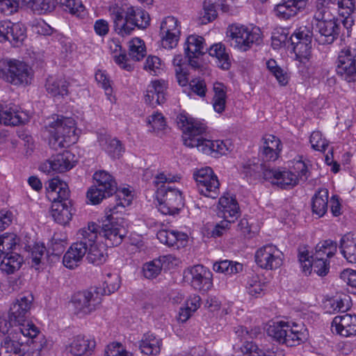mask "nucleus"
<instances>
[{
    "label": "nucleus",
    "mask_w": 356,
    "mask_h": 356,
    "mask_svg": "<svg viewBox=\"0 0 356 356\" xmlns=\"http://www.w3.org/2000/svg\"><path fill=\"white\" fill-rule=\"evenodd\" d=\"M316 10L312 20L314 39L322 45L330 44L340 33L339 19L333 12L340 15H350L355 8L353 0H316Z\"/></svg>",
    "instance_id": "nucleus-1"
},
{
    "label": "nucleus",
    "mask_w": 356,
    "mask_h": 356,
    "mask_svg": "<svg viewBox=\"0 0 356 356\" xmlns=\"http://www.w3.org/2000/svg\"><path fill=\"white\" fill-rule=\"evenodd\" d=\"M114 31L122 37L130 35L135 29H146L150 17L147 12L132 6L111 5L108 8Z\"/></svg>",
    "instance_id": "nucleus-2"
},
{
    "label": "nucleus",
    "mask_w": 356,
    "mask_h": 356,
    "mask_svg": "<svg viewBox=\"0 0 356 356\" xmlns=\"http://www.w3.org/2000/svg\"><path fill=\"white\" fill-rule=\"evenodd\" d=\"M47 197L52 202L51 216L58 224L66 225L72 218L71 201L68 185L57 178H53L47 186Z\"/></svg>",
    "instance_id": "nucleus-3"
},
{
    "label": "nucleus",
    "mask_w": 356,
    "mask_h": 356,
    "mask_svg": "<svg viewBox=\"0 0 356 356\" xmlns=\"http://www.w3.org/2000/svg\"><path fill=\"white\" fill-rule=\"evenodd\" d=\"M173 181L174 177H167L164 173L158 174L154 181V184L158 188L156 207L164 215L177 214L184 205L181 191L169 185Z\"/></svg>",
    "instance_id": "nucleus-4"
},
{
    "label": "nucleus",
    "mask_w": 356,
    "mask_h": 356,
    "mask_svg": "<svg viewBox=\"0 0 356 356\" xmlns=\"http://www.w3.org/2000/svg\"><path fill=\"white\" fill-rule=\"evenodd\" d=\"M98 226L95 222H90L87 227L79 230L76 234L77 241L73 243L63 257V262L65 266L73 269L81 262L87 252V243L97 240Z\"/></svg>",
    "instance_id": "nucleus-5"
},
{
    "label": "nucleus",
    "mask_w": 356,
    "mask_h": 356,
    "mask_svg": "<svg viewBox=\"0 0 356 356\" xmlns=\"http://www.w3.org/2000/svg\"><path fill=\"white\" fill-rule=\"evenodd\" d=\"M53 120L49 123V147L58 150L74 143L77 140L74 120L63 115H57L56 119Z\"/></svg>",
    "instance_id": "nucleus-6"
},
{
    "label": "nucleus",
    "mask_w": 356,
    "mask_h": 356,
    "mask_svg": "<svg viewBox=\"0 0 356 356\" xmlns=\"http://www.w3.org/2000/svg\"><path fill=\"white\" fill-rule=\"evenodd\" d=\"M268 334L279 343L295 346L307 339L308 332L305 326L296 323L280 321L269 325Z\"/></svg>",
    "instance_id": "nucleus-7"
},
{
    "label": "nucleus",
    "mask_w": 356,
    "mask_h": 356,
    "mask_svg": "<svg viewBox=\"0 0 356 356\" xmlns=\"http://www.w3.org/2000/svg\"><path fill=\"white\" fill-rule=\"evenodd\" d=\"M0 78L15 86H26L31 83L33 71L26 63L17 59L0 60Z\"/></svg>",
    "instance_id": "nucleus-8"
},
{
    "label": "nucleus",
    "mask_w": 356,
    "mask_h": 356,
    "mask_svg": "<svg viewBox=\"0 0 356 356\" xmlns=\"http://www.w3.org/2000/svg\"><path fill=\"white\" fill-rule=\"evenodd\" d=\"M293 170H281L272 168L271 172L266 174L268 181L283 189H287L298 185L300 181H306L309 176L307 165L302 161H297L293 167Z\"/></svg>",
    "instance_id": "nucleus-9"
},
{
    "label": "nucleus",
    "mask_w": 356,
    "mask_h": 356,
    "mask_svg": "<svg viewBox=\"0 0 356 356\" xmlns=\"http://www.w3.org/2000/svg\"><path fill=\"white\" fill-rule=\"evenodd\" d=\"M123 223L122 218L106 211V216L102 220V225H97L98 233L102 234L106 239V245L117 246L121 244L126 235Z\"/></svg>",
    "instance_id": "nucleus-10"
},
{
    "label": "nucleus",
    "mask_w": 356,
    "mask_h": 356,
    "mask_svg": "<svg viewBox=\"0 0 356 356\" xmlns=\"http://www.w3.org/2000/svg\"><path fill=\"white\" fill-rule=\"evenodd\" d=\"M123 223L122 218L106 211V216L102 220V225H97L98 233L102 234L106 239V245L117 246L121 244L126 235Z\"/></svg>",
    "instance_id": "nucleus-11"
},
{
    "label": "nucleus",
    "mask_w": 356,
    "mask_h": 356,
    "mask_svg": "<svg viewBox=\"0 0 356 356\" xmlns=\"http://www.w3.org/2000/svg\"><path fill=\"white\" fill-rule=\"evenodd\" d=\"M106 291L101 287H91L88 290L79 291L74 294L72 302L78 312L90 314L101 305L102 296Z\"/></svg>",
    "instance_id": "nucleus-12"
},
{
    "label": "nucleus",
    "mask_w": 356,
    "mask_h": 356,
    "mask_svg": "<svg viewBox=\"0 0 356 356\" xmlns=\"http://www.w3.org/2000/svg\"><path fill=\"white\" fill-rule=\"evenodd\" d=\"M33 300V298L30 294L27 296H20L11 305L8 312V318L17 325L15 331H20L21 327L25 330V332H28V330L35 326L28 321Z\"/></svg>",
    "instance_id": "nucleus-13"
},
{
    "label": "nucleus",
    "mask_w": 356,
    "mask_h": 356,
    "mask_svg": "<svg viewBox=\"0 0 356 356\" xmlns=\"http://www.w3.org/2000/svg\"><path fill=\"white\" fill-rule=\"evenodd\" d=\"M177 122L183 131L184 144L188 147H194L197 139L202 138V134L207 131V127L203 122L191 118L186 114H179Z\"/></svg>",
    "instance_id": "nucleus-14"
},
{
    "label": "nucleus",
    "mask_w": 356,
    "mask_h": 356,
    "mask_svg": "<svg viewBox=\"0 0 356 356\" xmlns=\"http://www.w3.org/2000/svg\"><path fill=\"white\" fill-rule=\"evenodd\" d=\"M228 33L232 38V45L243 51L250 49L253 44H259L261 41L259 29L250 30L243 25L233 24L229 27Z\"/></svg>",
    "instance_id": "nucleus-15"
},
{
    "label": "nucleus",
    "mask_w": 356,
    "mask_h": 356,
    "mask_svg": "<svg viewBox=\"0 0 356 356\" xmlns=\"http://www.w3.org/2000/svg\"><path fill=\"white\" fill-rule=\"evenodd\" d=\"M197 190L201 195L212 199L216 198L219 193L220 182L217 176L210 167H206L193 174Z\"/></svg>",
    "instance_id": "nucleus-16"
},
{
    "label": "nucleus",
    "mask_w": 356,
    "mask_h": 356,
    "mask_svg": "<svg viewBox=\"0 0 356 356\" xmlns=\"http://www.w3.org/2000/svg\"><path fill=\"white\" fill-rule=\"evenodd\" d=\"M282 253L274 245L268 244L258 249L254 258L257 264L266 270H274L282 264Z\"/></svg>",
    "instance_id": "nucleus-17"
},
{
    "label": "nucleus",
    "mask_w": 356,
    "mask_h": 356,
    "mask_svg": "<svg viewBox=\"0 0 356 356\" xmlns=\"http://www.w3.org/2000/svg\"><path fill=\"white\" fill-rule=\"evenodd\" d=\"M160 35L161 45L163 48L172 49L176 47L181 35L178 20L172 16L165 17L161 24Z\"/></svg>",
    "instance_id": "nucleus-18"
},
{
    "label": "nucleus",
    "mask_w": 356,
    "mask_h": 356,
    "mask_svg": "<svg viewBox=\"0 0 356 356\" xmlns=\"http://www.w3.org/2000/svg\"><path fill=\"white\" fill-rule=\"evenodd\" d=\"M74 155L69 152L65 151L51 156L40 165V170L47 174L54 172H63L70 170L74 166Z\"/></svg>",
    "instance_id": "nucleus-19"
},
{
    "label": "nucleus",
    "mask_w": 356,
    "mask_h": 356,
    "mask_svg": "<svg viewBox=\"0 0 356 356\" xmlns=\"http://www.w3.org/2000/svg\"><path fill=\"white\" fill-rule=\"evenodd\" d=\"M26 29L21 23H13L9 20L0 21V41H9L18 46L26 37Z\"/></svg>",
    "instance_id": "nucleus-20"
},
{
    "label": "nucleus",
    "mask_w": 356,
    "mask_h": 356,
    "mask_svg": "<svg viewBox=\"0 0 356 356\" xmlns=\"http://www.w3.org/2000/svg\"><path fill=\"white\" fill-rule=\"evenodd\" d=\"M298 257L305 273H310L313 270L318 275L325 276L329 272L330 262L327 259L309 255L307 250L299 251Z\"/></svg>",
    "instance_id": "nucleus-21"
},
{
    "label": "nucleus",
    "mask_w": 356,
    "mask_h": 356,
    "mask_svg": "<svg viewBox=\"0 0 356 356\" xmlns=\"http://www.w3.org/2000/svg\"><path fill=\"white\" fill-rule=\"evenodd\" d=\"M191 284L195 290L208 291L213 286L212 273L202 265H195L189 268Z\"/></svg>",
    "instance_id": "nucleus-22"
},
{
    "label": "nucleus",
    "mask_w": 356,
    "mask_h": 356,
    "mask_svg": "<svg viewBox=\"0 0 356 356\" xmlns=\"http://www.w3.org/2000/svg\"><path fill=\"white\" fill-rule=\"evenodd\" d=\"M336 333L345 337L356 335V315L343 314L336 316L332 323Z\"/></svg>",
    "instance_id": "nucleus-23"
},
{
    "label": "nucleus",
    "mask_w": 356,
    "mask_h": 356,
    "mask_svg": "<svg viewBox=\"0 0 356 356\" xmlns=\"http://www.w3.org/2000/svg\"><path fill=\"white\" fill-rule=\"evenodd\" d=\"M261 146V157L265 161H275L280 154L282 149L281 140L277 136L272 134H266L263 138Z\"/></svg>",
    "instance_id": "nucleus-24"
},
{
    "label": "nucleus",
    "mask_w": 356,
    "mask_h": 356,
    "mask_svg": "<svg viewBox=\"0 0 356 356\" xmlns=\"http://www.w3.org/2000/svg\"><path fill=\"white\" fill-rule=\"evenodd\" d=\"M306 4L305 0H283L275 6L274 11L278 17L288 19L304 9Z\"/></svg>",
    "instance_id": "nucleus-25"
},
{
    "label": "nucleus",
    "mask_w": 356,
    "mask_h": 356,
    "mask_svg": "<svg viewBox=\"0 0 356 356\" xmlns=\"http://www.w3.org/2000/svg\"><path fill=\"white\" fill-rule=\"evenodd\" d=\"M96 346L95 341L83 335L74 337L69 344L70 352L76 356L90 355Z\"/></svg>",
    "instance_id": "nucleus-26"
},
{
    "label": "nucleus",
    "mask_w": 356,
    "mask_h": 356,
    "mask_svg": "<svg viewBox=\"0 0 356 356\" xmlns=\"http://www.w3.org/2000/svg\"><path fill=\"white\" fill-rule=\"evenodd\" d=\"M70 83L65 77L49 76L45 83L48 94L54 97H64L69 93Z\"/></svg>",
    "instance_id": "nucleus-27"
},
{
    "label": "nucleus",
    "mask_w": 356,
    "mask_h": 356,
    "mask_svg": "<svg viewBox=\"0 0 356 356\" xmlns=\"http://www.w3.org/2000/svg\"><path fill=\"white\" fill-rule=\"evenodd\" d=\"M157 238L169 247L179 248L187 243V234L174 230H161L157 234Z\"/></svg>",
    "instance_id": "nucleus-28"
},
{
    "label": "nucleus",
    "mask_w": 356,
    "mask_h": 356,
    "mask_svg": "<svg viewBox=\"0 0 356 356\" xmlns=\"http://www.w3.org/2000/svg\"><path fill=\"white\" fill-rule=\"evenodd\" d=\"M271 168L260 163L259 161L257 162L249 161L243 166V173L246 177H250L252 180L268 181L270 178H268L267 177L268 176L266 174L268 172H271Z\"/></svg>",
    "instance_id": "nucleus-29"
},
{
    "label": "nucleus",
    "mask_w": 356,
    "mask_h": 356,
    "mask_svg": "<svg viewBox=\"0 0 356 356\" xmlns=\"http://www.w3.org/2000/svg\"><path fill=\"white\" fill-rule=\"evenodd\" d=\"M219 209L225 220L236 218L239 213V207L235 197L226 194L219 199Z\"/></svg>",
    "instance_id": "nucleus-30"
},
{
    "label": "nucleus",
    "mask_w": 356,
    "mask_h": 356,
    "mask_svg": "<svg viewBox=\"0 0 356 356\" xmlns=\"http://www.w3.org/2000/svg\"><path fill=\"white\" fill-rule=\"evenodd\" d=\"M98 142L102 149L113 159L119 158L124 152L121 142L115 138H113L106 134H99Z\"/></svg>",
    "instance_id": "nucleus-31"
},
{
    "label": "nucleus",
    "mask_w": 356,
    "mask_h": 356,
    "mask_svg": "<svg viewBox=\"0 0 356 356\" xmlns=\"http://www.w3.org/2000/svg\"><path fill=\"white\" fill-rule=\"evenodd\" d=\"M209 55L216 57L217 59V65L224 70H227L231 67V58L229 52L221 42L216 43L211 45L209 49H206Z\"/></svg>",
    "instance_id": "nucleus-32"
},
{
    "label": "nucleus",
    "mask_w": 356,
    "mask_h": 356,
    "mask_svg": "<svg viewBox=\"0 0 356 356\" xmlns=\"http://www.w3.org/2000/svg\"><path fill=\"white\" fill-rule=\"evenodd\" d=\"M95 186L103 190L107 194H114L117 191V183L113 176L105 170L97 171L93 175Z\"/></svg>",
    "instance_id": "nucleus-33"
},
{
    "label": "nucleus",
    "mask_w": 356,
    "mask_h": 356,
    "mask_svg": "<svg viewBox=\"0 0 356 356\" xmlns=\"http://www.w3.org/2000/svg\"><path fill=\"white\" fill-rule=\"evenodd\" d=\"M328 207V190L319 188L312 199V209L313 214L318 218L323 217Z\"/></svg>",
    "instance_id": "nucleus-34"
},
{
    "label": "nucleus",
    "mask_w": 356,
    "mask_h": 356,
    "mask_svg": "<svg viewBox=\"0 0 356 356\" xmlns=\"http://www.w3.org/2000/svg\"><path fill=\"white\" fill-rule=\"evenodd\" d=\"M161 340L153 334H145L139 342V348L142 353L147 355H156L161 351Z\"/></svg>",
    "instance_id": "nucleus-35"
},
{
    "label": "nucleus",
    "mask_w": 356,
    "mask_h": 356,
    "mask_svg": "<svg viewBox=\"0 0 356 356\" xmlns=\"http://www.w3.org/2000/svg\"><path fill=\"white\" fill-rule=\"evenodd\" d=\"M23 262L22 257L16 252L6 253L0 259V269L7 275L19 270Z\"/></svg>",
    "instance_id": "nucleus-36"
},
{
    "label": "nucleus",
    "mask_w": 356,
    "mask_h": 356,
    "mask_svg": "<svg viewBox=\"0 0 356 356\" xmlns=\"http://www.w3.org/2000/svg\"><path fill=\"white\" fill-rule=\"evenodd\" d=\"M172 259V255H165L145 264L143 267L144 276L147 279L156 277L161 273L164 264Z\"/></svg>",
    "instance_id": "nucleus-37"
},
{
    "label": "nucleus",
    "mask_w": 356,
    "mask_h": 356,
    "mask_svg": "<svg viewBox=\"0 0 356 356\" xmlns=\"http://www.w3.org/2000/svg\"><path fill=\"white\" fill-rule=\"evenodd\" d=\"M87 260L94 265H101L106 260V249L104 246L99 245L96 240L90 243H87Z\"/></svg>",
    "instance_id": "nucleus-38"
},
{
    "label": "nucleus",
    "mask_w": 356,
    "mask_h": 356,
    "mask_svg": "<svg viewBox=\"0 0 356 356\" xmlns=\"http://www.w3.org/2000/svg\"><path fill=\"white\" fill-rule=\"evenodd\" d=\"M213 90L214 93L212 99L213 109L218 113H222L225 109L227 103L226 86L221 83L216 82L213 84Z\"/></svg>",
    "instance_id": "nucleus-39"
},
{
    "label": "nucleus",
    "mask_w": 356,
    "mask_h": 356,
    "mask_svg": "<svg viewBox=\"0 0 356 356\" xmlns=\"http://www.w3.org/2000/svg\"><path fill=\"white\" fill-rule=\"evenodd\" d=\"M339 248L348 261L356 264V238L351 235L343 236L341 238Z\"/></svg>",
    "instance_id": "nucleus-40"
},
{
    "label": "nucleus",
    "mask_w": 356,
    "mask_h": 356,
    "mask_svg": "<svg viewBox=\"0 0 356 356\" xmlns=\"http://www.w3.org/2000/svg\"><path fill=\"white\" fill-rule=\"evenodd\" d=\"M204 39L197 35H189L185 42L184 52L186 55H203L205 54Z\"/></svg>",
    "instance_id": "nucleus-41"
},
{
    "label": "nucleus",
    "mask_w": 356,
    "mask_h": 356,
    "mask_svg": "<svg viewBox=\"0 0 356 356\" xmlns=\"http://www.w3.org/2000/svg\"><path fill=\"white\" fill-rule=\"evenodd\" d=\"M22 122L21 113L12 107L3 108L0 106V124L10 126H17Z\"/></svg>",
    "instance_id": "nucleus-42"
},
{
    "label": "nucleus",
    "mask_w": 356,
    "mask_h": 356,
    "mask_svg": "<svg viewBox=\"0 0 356 356\" xmlns=\"http://www.w3.org/2000/svg\"><path fill=\"white\" fill-rule=\"evenodd\" d=\"M265 286V283L261 282L257 275L252 274L246 278L245 289L252 297H261L264 294Z\"/></svg>",
    "instance_id": "nucleus-43"
},
{
    "label": "nucleus",
    "mask_w": 356,
    "mask_h": 356,
    "mask_svg": "<svg viewBox=\"0 0 356 356\" xmlns=\"http://www.w3.org/2000/svg\"><path fill=\"white\" fill-rule=\"evenodd\" d=\"M213 270L217 273H224L225 275H233L241 272L243 265L236 261L223 260L214 263Z\"/></svg>",
    "instance_id": "nucleus-44"
},
{
    "label": "nucleus",
    "mask_w": 356,
    "mask_h": 356,
    "mask_svg": "<svg viewBox=\"0 0 356 356\" xmlns=\"http://www.w3.org/2000/svg\"><path fill=\"white\" fill-rule=\"evenodd\" d=\"M337 250V244L332 240H325L316 246L315 253L312 256L327 259L333 257Z\"/></svg>",
    "instance_id": "nucleus-45"
},
{
    "label": "nucleus",
    "mask_w": 356,
    "mask_h": 356,
    "mask_svg": "<svg viewBox=\"0 0 356 356\" xmlns=\"http://www.w3.org/2000/svg\"><path fill=\"white\" fill-rule=\"evenodd\" d=\"M296 58L301 63L308 62L312 56V42L300 41L292 42Z\"/></svg>",
    "instance_id": "nucleus-46"
},
{
    "label": "nucleus",
    "mask_w": 356,
    "mask_h": 356,
    "mask_svg": "<svg viewBox=\"0 0 356 356\" xmlns=\"http://www.w3.org/2000/svg\"><path fill=\"white\" fill-rule=\"evenodd\" d=\"M146 54V49L144 42L138 38H133L129 42V56L134 61H139Z\"/></svg>",
    "instance_id": "nucleus-47"
},
{
    "label": "nucleus",
    "mask_w": 356,
    "mask_h": 356,
    "mask_svg": "<svg viewBox=\"0 0 356 356\" xmlns=\"http://www.w3.org/2000/svg\"><path fill=\"white\" fill-rule=\"evenodd\" d=\"M336 71L347 82H356V61H351L349 64L337 65Z\"/></svg>",
    "instance_id": "nucleus-48"
},
{
    "label": "nucleus",
    "mask_w": 356,
    "mask_h": 356,
    "mask_svg": "<svg viewBox=\"0 0 356 356\" xmlns=\"http://www.w3.org/2000/svg\"><path fill=\"white\" fill-rule=\"evenodd\" d=\"M218 8H220V0H205L202 22L207 24L214 20L217 17V10Z\"/></svg>",
    "instance_id": "nucleus-49"
},
{
    "label": "nucleus",
    "mask_w": 356,
    "mask_h": 356,
    "mask_svg": "<svg viewBox=\"0 0 356 356\" xmlns=\"http://www.w3.org/2000/svg\"><path fill=\"white\" fill-rule=\"evenodd\" d=\"M29 4L31 9L39 15L51 12L54 9V0H22Z\"/></svg>",
    "instance_id": "nucleus-50"
},
{
    "label": "nucleus",
    "mask_w": 356,
    "mask_h": 356,
    "mask_svg": "<svg viewBox=\"0 0 356 356\" xmlns=\"http://www.w3.org/2000/svg\"><path fill=\"white\" fill-rule=\"evenodd\" d=\"M17 236L13 233H6L0 236V259L6 253L13 252L17 245Z\"/></svg>",
    "instance_id": "nucleus-51"
},
{
    "label": "nucleus",
    "mask_w": 356,
    "mask_h": 356,
    "mask_svg": "<svg viewBox=\"0 0 356 356\" xmlns=\"http://www.w3.org/2000/svg\"><path fill=\"white\" fill-rule=\"evenodd\" d=\"M165 90L166 85L164 81L155 80L148 85L146 92L155 95L156 102H164Z\"/></svg>",
    "instance_id": "nucleus-52"
},
{
    "label": "nucleus",
    "mask_w": 356,
    "mask_h": 356,
    "mask_svg": "<svg viewBox=\"0 0 356 356\" xmlns=\"http://www.w3.org/2000/svg\"><path fill=\"white\" fill-rule=\"evenodd\" d=\"M314 31L312 26H302L296 29L291 36V42L300 41L312 42V38H314Z\"/></svg>",
    "instance_id": "nucleus-53"
},
{
    "label": "nucleus",
    "mask_w": 356,
    "mask_h": 356,
    "mask_svg": "<svg viewBox=\"0 0 356 356\" xmlns=\"http://www.w3.org/2000/svg\"><path fill=\"white\" fill-rule=\"evenodd\" d=\"M144 69L153 76H158L163 72L161 59L155 56H148L144 65Z\"/></svg>",
    "instance_id": "nucleus-54"
},
{
    "label": "nucleus",
    "mask_w": 356,
    "mask_h": 356,
    "mask_svg": "<svg viewBox=\"0 0 356 356\" xmlns=\"http://www.w3.org/2000/svg\"><path fill=\"white\" fill-rule=\"evenodd\" d=\"M115 198L116 203L113 206L110 205L106 211L118 216L124 212L126 207L130 205L131 198L122 197L120 194H117Z\"/></svg>",
    "instance_id": "nucleus-55"
},
{
    "label": "nucleus",
    "mask_w": 356,
    "mask_h": 356,
    "mask_svg": "<svg viewBox=\"0 0 356 356\" xmlns=\"http://www.w3.org/2000/svg\"><path fill=\"white\" fill-rule=\"evenodd\" d=\"M351 61H356V49L346 47L341 49L338 54L337 65L349 64Z\"/></svg>",
    "instance_id": "nucleus-56"
},
{
    "label": "nucleus",
    "mask_w": 356,
    "mask_h": 356,
    "mask_svg": "<svg viewBox=\"0 0 356 356\" xmlns=\"http://www.w3.org/2000/svg\"><path fill=\"white\" fill-rule=\"evenodd\" d=\"M113 194H107L98 187L93 186L87 192V198L92 204L100 203L103 199L111 196Z\"/></svg>",
    "instance_id": "nucleus-57"
},
{
    "label": "nucleus",
    "mask_w": 356,
    "mask_h": 356,
    "mask_svg": "<svg viewBox=\"0 0 356 356\" xmlns=\"http://www.w3.org/2000/svg\"><path fill=\"white\" fill-rule=\"evenodd\" d=\"M332 307L334 312H341L342 314H345L351 307L350 297L346 294L339 296L334 300Z\"/></svg>",
    "instance_id": "nucleus-58"
},
{
    "label": "nucleus",
    "mask_w": 356,
    "mask_h": 356,
    "mask_svg": "<svg viewBox=\"0 0 356 356\" xmlns=\"http://www.w3.org/2000/svg\"><path fill=\"white\" fill-rule=\"evenodd\" d=\"M309 142L312 147L317 151L323 152L328 146V143L325 138H323L320 131H314L310 136Z\"/></svg>",
    "instance_id": "nucleus-59"
},
{
    "label": "nucleus",
    "mask_w": 356,
    "mask_h": 356,
    "mask_svg": "<svg viewBox=\"0 0 356 356\" xmlns=\"http://www.w3.org/2000/svg\"><path fill=\"white\" fill-rule=\"evenodd\" d=\"M120 277L117 274L108 273L104 281V287L106 294H111L115 292L120 287Z\"/></svg>",
    "instance_id": "nucleus-60"
},
{
    "label": "nucleus",
    "mask_w": 356,
    "mask_h": 356,
    "mask_svg": "<svg viewBox=\"0 0 356 356\" xmlns=\"http://www.w3.org/2000/svg\"><path fill=\"white\" fill-rule=\"evenodd\" d=\"M147 123L154 131L163 130L165 127L164 117L160 113H155L149 115L147 119Z\"/></svg>",
    "instance_id": "nucleus-61"
},
{
    "label": "nucleus",
    "mask_w": 356,
    "mask_h": 356,
    "mask_svg": "<svg viewBox=\"0 0 356 356\" xmlns=\"http://www.w3.org/2000/svg\"><path fill=\"white\" fill-rule=\"evenodd\" d=\"M104 356H133L119 343H113L107 346Z\"/></svg>",
    "instance_id": "nucleus-62"
},
{
    "label": "nucleus",
    "mask_w": 356,
    "mask_h": 356,
    "mask_svg": "<svg viewBox=\"0 0 356 356\" xmlns=\"http://www.w3.org/2000/svg\"><path fill=\"white\" fill-rule=\"evenodd\" d=\"M61 5L66 7L73 15H79L83 11L84 7L80 0H60Z\"/></svg>",
    "instance_id": "nucleus-63"
},
{
    "label": "nucleus",
    "mask_w": 356,
    "mask_h": 356,
    "mask_svg": "<svg viewBox=\"0 0 356 356\" xmlns=\"http://www.w3.org/2000/svg\"><path fill=\"white\" fill-rule=\"evenodd\" d=\"M189 86L191 91L200 96L204 97L207 92V85L204 80L200 79H195L190 81Z\"/></svg>",
    "instance_id": "nucleus-64"
}]
</instances>
